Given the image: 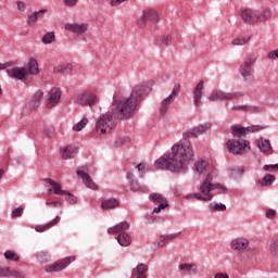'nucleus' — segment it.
Segmentation results:
<instances>
[{
  "label": "nucleus",
  "mask_w": 278,
  "mask_h": 278,
  "mask_svg": "<svg viewBox=\"0 0 278 278\" xmlns=\"http://www.w3.org/2000/svg\"><path fill=\"white\" fill-rule=\"evenodd\" d=\"M194 157L192 143L188 139H182L172 147V153L164 154L154 162L155 168L169 170L170 173H186L188 164Z\"/></svg>",
  "instance_id": "obj_1"
},
{
  "label": "nucleus",
  "mask_w": 278,
  "mask_h": 278,
  "mask_svg": "<svg viewBox=\"0 0 278 278\" xmlns=\"http://www.w3.org/2000/svg\"><path fill=\"white\" fill-rule=\"evenodd\" d=\"M265 129L264 126L252 125L249 127H242L240 125L231 126V134L235 139H230L226 142L229 153L233 155H244L248 151H251V142L245 138L247 134H255Z\"/></svg>",
  "instance_id": "obj_2"
},
{
  "label": "nucleus",
  "mask_w": 278,
  "mask_h": 278,
  "mask_svg": "<svg viewBox=\"0 0 278 278\" xmlns=\"http://www.w3.org/2000/svg\"><path fill=\"white\" fill-rule=\"evenodd\" d=\"M117 118L121 121H128V118H134L136 110H138V104L131 100L130 96L128 98L121 99L116 104Z\"/></svg>",
  "instance_id": "obj_3"
},
{
  "label": "nucleus",
  "mask_w": 278,
  "mask_h": 278,
  "mask_svg": "<svg viewBox=\"0 0 278 278\" xmlns=\"http://www.w3.org/2000/svg\"><path fill=\"white\" fill-rule=\"evenodd\" d=\"M213 176L208 174L204 180V182L200 186V198L202 201H212L214 199L213 190H218V194H223V192H227V188L220 184H212Z\"/></svg>",
  "instance_id": "obj_4"
},
{
  "label": "nucleus",
  "mask_w": 278,
  "mask_h": 278,
  "mask_svg": "<svg viewBox=\"0 0 278 278\" xmlns=\"http://www.w3.org/2000/svg\"><path fill=\"white\" fill-rule=\"evenodd\" d=\"M116 127V116L113 112L102 114L96 122V131L101 136L110 134Z\"/></svg>",
  "instance_id": "obj_5"
},
{
  "label": "nucleus",
  "mask_w": 278,
  "mask_h": 278,
  "mask_svg": "<svg viewBox=\"0 0 278 278\" xmlns=\"http://www.w3.org/2000/svg\"><path fill=\"white\" fill-rule=\"evenodd\" d=\"M149 92H151V87L147 84H139L132 88L130 98L137 105H140L149 97Z\"/></svg>",
  "instance_id": "obj_6"
},
{
  "label": "nucleus",
  "mask_w": 278,
  "mask_h": 278,
  "mask_svg": "<svg viewBox=\"0 0 278 278\" xmlns=\"http://www.w3.org/2000/svg\"><path fill=\"white\" fill-rule=\"evenodd\" d=\"M244 94L242 92H225L222 90H215L208 96V101H236V99H242Z\"/></svg>",
  "instance_id": "obj_7"
},
{
  "label": "nucleus",
  "mask_w": 278,
  "mask_h": 278,
  "mask_svg": "<svg viewBox=\"0 0 278 278\" xmlns=\"http://www.w3.org/2000/svg\"><path fill=\"white\" fill-rule=\"evenodd\" d=\"M99 101V98L94 93V91L85 90L83 93H80L78 97L75 98V103L78 105L86 106H92Z\"/></svg>",
  "instance_id": "obj_8"
},
{
  "label": "nucleus",
  "mask_w": 278,
  "mask_h": 278,
  "mask_svg": "<svg viewBox=\"0 0 278 278\" xmlns=\"http://www.w3.org/2000/svg\"><path fill=\"white\" fill-rule=\"evenodd\" d=\"M178 94H179V85H175L169 96L161 101L159 106L160 114H166V112H168V108L173 105Z\"/></svg>",
  "instance_id": "obj_9"
},
{
  "label": "nucleus",
  "mask_w": 278,
  "mask_h": 278,
  "mask_svg": "<svg viewBox=\"0 0 278 278\" xmlns=\"http://www.w3.org/2000/svg\"><path fill=\"white\" fill-rule=\"evenodd\" d=\"M72 262H75V256H67L60 262L46 266V273H60L71 265Z\"/></svg>",
  "instance_id": "obj_10"
},
{
  "label": "nucleus",
  "mask_w": 278,
  "mask_h": 278,
  "mask_svg": "<svg viewBox=\"0 0 278 278\" xmlns=\"http://www.w3.org/2000/svg\"><path fill=\"white\" fill-rule=\"evenodd\" d=\"M77 175L83 179V182L85 184V186H87V188H90V190H99V187L97 186L94 180H92V177H90V175L88 174V167H81L80 169H78Z\"/></svg>",
  "instance_id": "obj_11"
},
{
  "label": "nucleus",
  "mask_w": 278,
  "mask_h": 278,
  "mask_svg": "<svg viewBox=\"0 0 278 278\" xmlns=\"http://www.w3.org/2000/svg\"><path fill=\"white\" fill-rule=\"evenodd\" d=\"M7 74L12 79L23 80L25 79V77H27V67L14 66V63H13L11 67L7 68Z\"/></svg>",
  "instance_id": "obj_12"
},
{
  "label": "nucleus",
  "mask_w": 278,
  "mask_h": 278,
  "mask_svg": "<svg viewBox=\"0 0 278 278\" xmlns=\"http://www.w3.org/2000/svg\"><path fill=\"white\" fill-rule=\"evenodd\" d=\"M210 129H212V124L210 123L197 126L187 132V138H199L202 134H207Z\"/></svg>",
  "instance_id": "obj_13"
},
{
  "label": "nucleus",
  "mask_w": 278,
  "mask_h": 278,
  "mask_svg": "<svg viewBox=\"0 0 278 278\" xmlns=\"http://www.w3.org/2000/svg\"><path fill=\"white\" fill-rule=\"evenodd\" d=\"M240 16L243 23H247L248 25H254V23H257L256 10L244 9L241 11Z\"/></svg>",
  "instance_id": "obj_14"
},
{
  "label": "nucleus",
  "mask_w": 278,
  "mask_h": 278,
  "mask_svg": "<svg viewBox=\"0 0 278 278\" xmlns=\"http://www.w3.org/2000/svg\"><path fill=\"white\" fill-rule=\"evenodd\" d=\"M60 99H62V91L59 88H52L48 93V108H55L58 103H60Z\"/></svg>",
  "instance_id": "obj_15"
},
{
  "label": "nucleus",
  "mask_w": 278,
  "mask_h": 278,
  "mask_svg": "<svg viewBox=\"0 0 278 278\" xmlns=\"http://www.w3.org/2000/svg\"><path fill=\"white\" fill-rule=\"evenodd\" d=\"M88 23H74V24H66L65 29L67 31H72V34H77V36H81V34H86L88 31Z\"/></svg>",
  "instance_id": "obj_16"
},
{
  "label": "nucleus",
  "mask_w": 278,
  "mask_h": 278,
  "mask_svg": "<svg viewBox=\"0 0 278 278\" xmlns=\"http://www.w3.org/2000/svg\"><path fill=\"white\" fill-rule=\"evenodd\" d=\"M45 181L51 186L49 189L50 194H56L58 197H64L66 194V190H62V185H60V182L51 178H46Z\"/></svg>",
  "instance_id": "obj_17"
},
{
  "label": "nucleus",
  "mask_w": 278,
  "mask_h": 278,
  "mask_svg": "<svg viewBox=\"0 0 278 278\" xmlns=\"http://www.w3.org/2000/svg\"><path fill=\"white\" fill-rule=\"evenodd\" d=\"M230 244L231 249H233L235 251H244L249 249V239L244 237H239L237 239H233Z\"/></svg>",
  "instance_id": "obj_18"
},
{
  "label": "nucleus",
  "mask_w": 278,
  "mask_h": 278,
  "mask_svg": "<svg viewBox=\"0 0 278 278\" xmlns=\"http://www.w3.org/2000/svg\"><path fill=\"white\" fill-rule=\"evenodd\" d=\"M203 97V80L199 81L193 90V103L195 108H201Z\"/></svg>",
  "instance_id": "obj_19"
},
{
  "label": "nucleus",
  "mask_w": 278,
  "mask_h": 278,
  "mask_svg": "<svg viewBox=\"0 0 278 278\" xmlns=\"http://www.w3.org/2000/svg\"><path fill=\"white\" fill-rule=\"evenodd\" d=\"M154 42L156 47H160V49H166L167 47H170V45H173V36L161 35L155 38Z\"/></svg>",
  "instance_id": "obj_20"
},
{
  "label": "nucleus",
  "mask_w": 278,
  "mask_h": 278,
  "mask_svg": "<svg viewBox=\"0 0 278 278\" xmlns=\"http://www.w3.org/2000/svg\"><path fill=\"white\" fill-rule=\"evenodd\" d=\"M43 14H47V9H41L39 11H35L28 15L27 25L28 27H36L38 23V18H41Z\"/></svg>",
  "instance_id": "obj_21"
},
{
  "label": "nucleus",
  "mask_w": 278,
  "mask_h": 278,
  "mask_svg": "<svg viewBox=\"0 0 278 278\" xmlns=\"http://www.w3.org/2000/svg\"><path fill=\"white\" fill-rule=\"evenodd\" d=\"M273 18V11L270 9L256 10V23H266Z\"/></svg>",
  "instance_id": "obj_22"
},
{
  "label": "nucleus",
  "mask_w": 278,
  "mask_h": 278,
  "mask_svg": "<svg viewBox=\"0 0 278 278\" xmlns=\"http://www.w3.org/2000/svg\"><path fill=\"white\" fill-rule=\"evenodd\" d=\"M257 147L262 153L270 155L273 153V146H270V141L268 139L261 138L257 142Z\"/></svg>",
  "instance_id": "obj_23"
},
{
  "label": "nucleus",
  "mask_w": 278,
  "mask_h": 278,
  "mask_svg": "<svg viewBox=\"0 0 278 278\" xmlns=\"http://www.w3.org/2000/svg\"><path fill=\"white\" fill-rule=\"evenodd\" d=\"M60 220H62V218L60 216H56L46 225L36 226L35 231H38L39 233H42L43 231H48V229H51V227H55V225H58Z\"/></svg>",
  "instance_id": "obj_24"
},
{
  "label": "nucleus",
  "mask_w": 278,
  "mask_h": 278,
  "mask_svg": "<svg viewBox=\"0 0 278 278\" xmlns=\"http://www.w3.org/2000/svg\"><path fill=\"white\" fill-rule=\"evenodd\" d=\"M240 74L243 77L244 81H253V72L252 67H249L247 65H243V63L240 65Z\"/></svg>",
  "instance_id": "obj_25"
},
{
  "label": "nucleus",
  "mask_w": 278,
  "mask_h": 278,
  "mask_svg": "<svg viewBox=\"0 0 278 278\" xmlns=\"http://www.w3.org/2000/svg\"><path fill=\"white\" fill-rule=\"evenodd\" d=\"M129 229V223L122 222L111 228L108 229V233H121L123 231H127Z\"/></svg>",
  "instance_id": "obj_26"
},
{
  "label": "nucleus",
  "mask_w": 278,
  "mask_h": 278,
  "mask_svg": "<svg viewBox=\"0 0 278 278\" xmlns=\"http://www.w3.org/2000/svg\"><path fill=\"white\" fill-rule=\"evenodd\" d=\"M127 179L130 184V190H132V192H142V187H140V184H138V180L134 178V173L128 172Z\"/></svg>",
  "instance_id": "obj_27"
},
{
  "label": "nucleus",
  "mask_w": 278,
  "mask_h": 278,
  "mask_svg": "<svg viewBox=\"0 0 278 278\" xmlns=\"http://www.w3.org/2000/svg\"><path fill=\"white\" fill-rule=\"evenodd\" d=\"M77 155V148L73 146H67L63 149L62 157L63 160H73Z\"/></svg>",
  "instance_id": "obj_28"
},
{
  "label": "nucleus",
  "mask_w": 278,
  "mask_h": 278,
  "mask_svg": "<svg viewBox=\"0 0 278 278\" xmlns=\"http://www.w3.org/2000/svg\"><path fill=\"white\" fill-rule=\"evenodd\" d=\"M149 270V267L144 264L137 265L136 269L132 271V275L136 278H147V271Z\"/></svg>",
  "instance_id": "obj_29"
},
{
  "label": "nucleus",
  "mask_w": 278,
  "mask_h": 278,
  "mask_svg": "<svg viewBox=\"0 0 278 278\" xmlns=\"http://www.w3.org/2000/svg\"><path fill=\"white\" fill-rule=\"evenodd\" d=\"M27 75H38L40 70L38 68V61L36 59H30L27 63Z\"/></svg>",
  "instance_id": "obj_30"
},
{
  "label": "nucleus",
  "mask_w": 278,
  "mask_h": 278,
  "mask_svg": "<svg viewBox=\"0 0 278 278\" xmlns=\"http://www.w3.org/2000/svg\"><path fill=\"white\" fill-rule=\"evenodd\" d=\"M102 210H114V207H118V200L111 198L102 201L101 203Z\"/></svg>",
  "instance_id": "obj_31"
},
{
  "label": "nucleus",
  "mask_w": 278,
  "mask_h": 278,
  "mask_svg": "<svg viewBox=\"0 0 278 278\" xmlns=\"http://www.w3.org/2000/svg\"><path fill=\"white\" fill-rule=\"evenodd\" d=\"M143 12L146 13L148 21H150L151 23H157V21H160V14L157 13V11L153 9H147Z\"/></svg>",
  "instance_id": "obj_32"
},
{
  "label": "nucleus",
  "mask_w": 278,
  "mask_h": 278,
  "mask_svg": "<svg viewBox=\"0 0 278 278\" xmlns=\"http://www.w3.org/2000/svg\"><path fill=\"white\" fill-rule=\"evenodd\" d=\"M117 241L121 247H129L131 244V237L126 232H122L118 235Z\"/></svg>",
  "instance_id": "obj_33"
},
{
  "label": "nucleus",
  "mask_w": 278,
  "mask_h": 278,
  "mask_svg": "<svg viewBox=\"0 0 278 278\" xmlns=\"http://www.w3.org/2000/svg\"><path fill=\"white\" fill-rule=\"evenodd\" d=\"M54 73H63L64 75L73 73V65L72 64L58 65L54 67Z\"/></svg>",
  "instance_id": "obj_34"
},
{
  "label": "nucleus",
  "mask_w": 278,
  "mask_h": 278,
  "mask_svg": "<svg viewBox=\"0 0 278 278\" xmlns=\"http://www.w3.org/2000/svg\"><path fill=\"white\" fill-rule=\"evenodd\" d=\"M257 62V54L255 53H250L244 62L242 63L244 66H248L250 68H253V65Z\"/></svg>",
  "instance_id": "obj_35"
},
{
  "label": "nucleus",
  "mask_w": 278,
  "mask_h": 278,
  "mask_svg": "<svg viewBox=\"0 0 278 278\" xmlns=\"http://www.w3.org/2000/svg\"><path fill=\"white\" fill-rule=\"evenodd\" d=\"M195 170L197 173H203V170H205V168H207V161L203 160V159H199L195 163Z\"/></svg>",
  "instance_id": "obj_36"
},
{
  "label": "nucleus",
  "mask_w": 278,
  "mask_h": 278,
  "mask_svg": "<svg viewBox=\"0 0 278 278\" xmlns=\"http://www.w3.org/2000/svg\"><path fill=\"white\" fill-rule=\"evenodd\" d=\"M42 97H43V93L42 91H37L33 99H31V103H30V108L33 110H35L36 105H38L40 103V101H42Z\"/></svg>",
  "instance_id": "obj_37"
},
{
  "label": "nucleus",
  "mask_w": 278,
  "mask_h": 278,
  "mask_svg": "<svg viewBox=\"0 0 278 278\" xmlns=\"http://www.w3.org/2000/svg\"><path fill=\"white\" fill-rule=\"evenodd\" d=\"M7 277L25 278V274L21 270L10 269V267H8Z\"/></svg>",
  "instance_id": "obj_38"
},
{
  "label": "nucleus",
  "mask_w": 278,
  "mask_h": 278,
  "mask_svg": "<svg viewBox=\"0 0 278 278\" xmlns=\"http://www.w3.org/2000/svg\"><path fill=\"white\" fill-rule=\"evenodd\" d=\"M249 40H251V36L239 37L237 39H233L231 41V45H233L235 47H240L242 45H247V42H249Z\"/></svg>",
  "instance_id": "obj_39"
},
{
  "label": "nucleus",
  "mask_w": 278,
  "mask_h": 278,
  "mask_svg": "<svg viewBox=\"0 0 278 278\" xmlns=\"http://www.w3.org/2000/svg\"><path fill=\"white\" fill-rule=\"evenodd\" d=\"M274 181H275V176L270 174H266L263 180H260L258 184H261V186H271Z\"/></svg>",
  "instance_id": "obj_40"
},
{
  "label": "nucleus",
  "mask_w": 278,
  "mask_h": 278,
  "mask_svg": "<svg viewBox=\"0 0 278 278\" xmlns=\"http://www.w3.org/2000/svg\"><path fill=\"white\" fill-rule=\"evenodd\" d=\"M54 41H55V33L54 31L47 33L42 37L43 45H51V42H54Z\"/></svg>",
  "instance_id": "obj_41"
},
{
  "label": "nucleus",
  "mask_w": 278,
  "mask_h": 278,
  "mask_svg": "<svg viewBox=\"0 0 278 278\" xmlns=\"http://www.w3.org/2000/svg\"><path fill=\"white\" fill-rule=\"evenodd\" d=\"M208 207L211 212H225L227 210V206L223 203H211Z\"/></svg>",
  "instance_id": "obj_42"
},
{
  "label": "nucleus",
  "mask_w": 278,
  "mask_h": 278,
  "mask_svg": "<svg viewBox=\"0 0 278 278\" xmlns=\"http://www.w3.org/2000/svg\"><path fill=\"white\" fill-rule=\"evenodd\" d=\"M148 22L149 20L147 18V13L143 11L142 15L137 20V27H139V29H144Z\"/></svg>",
  "instance_id": "obj_43"
},
{
  "label": "nucleus",
  "mask_w": 278,
  "mask_h": 278,
  "mask_svg": "<svg viewBox=\"0 0 278 278\" xmlns=\"http://www.w3.org/2000/svg\"><path fill=\"white\" fill-rule=\"evenodd\" d=\"M5 260H9L10 262H18L20 257L18 254L14 251H7L4 252Z\"/></svg>",
  "instance_id": "obj_44"
},
{
  "label": "nucleus",
  "mask_w": 278,
  "mask_h": 278,
  "mask_svg": "<svg viewBox=\"0 0 278 278\" xmlns=\"http://www.w3.org/2000/svg\"><path fill=\"white\" fill-rule=\"evenodd\" d=\"M88 125V118L84 117L80 122H78L77 124H75L73 126V130L74 131H81V129H84V127Z\"/></svg>",
  "instance_id": "obj_45"
},
{
  "label": "nucleus",
  "mask_w": 278,
  "mask_h": 278,
  "mask_svg": "<svg viewBox=\"0 0 278 278\" xmlns=\"http://www.w3.org/2000/svg\"><path fill=\"white\" fill-rule=\"evenodd\" d=\"M150 200L153 203H162V202L166 201V198H164V195H162L160 193H152V194H150Z\"/></svg>",
  "instance_id": "obj_46"
},
{
  "label": "nucleus",
  "mask_w": 278,
  "mask_h": 278,
  "mask_svg": "<svg viewBox=\"0 0 278 278\" xmlns=\"http://www.w3.org/2000/svg\"><path fill=\"white\" fill-rule=\"evenodd\" d=\"M179 236V232L177 233H170L167 235L166 237H162L161 242H159V247H164L165 242H168V240H175Z\"/></svg>",
  "instance_id": "obj_47"
},
{
  "label": "nucleus",
  "mask_w": 278,
  "mask_h": 278,
  "mask_svg": "<svg viewBox=\"0 0 278 278\" xmlns=\"http://www.w3.org/2000/svg\"><path fill=\"white\" fill-rule=\"evenodd\" d=\"M64 195H65V201H67L70 205H75V203H77V198L73 195V193L66 191Z\"/></svg>",
  "instance_id": "obj_48"
},
{
  "label": "nucleus",
  "mask_w": 278,
  "mask_h": 278,
  "mask_svg": "<svg viewBox=\"0 0 278 278\" xmlns=\"http://www.w3.org/2000/svg\"><path fill=\"white\" fill-rule=\"evenodd\" d=\"M232 110L236 112L238 110H242L243 112H253L255 110V106H249V105H236L232 108Z\"/></svg>",
  "instance_id": "obj_49"
},
{
  "label": "nucleus",
  "mask_w": 278,
  "mask_h": 278,
  "mask_svg": "<svg viewBox=\"0 0 278 278\" xmlns=\"http://www.w3.org/2000/svg\"><path fill=\"white\" fill-rule=\"evenodd\" d=\"M12 218H18L21 216H23V207H17L15 210L12 211L11 213Z\"/></svg>",
  "instance_id": "obj_50"
},
{
  "label": "nucleus",
  "mask_w": 278,
  "mask_h": 278,
  "mask_svg": "<svg viewBox=\"0 0 278 278\" xmlns=\"http://www.w3.org/2000/svg\"><path fill=\"white\" fill-rule=\"evenodd\" d=\"M193 267L194 265L182 264L179 266V269L182 270V273H190V270H192Z\"/></svg>",
  "instance_id": "obj_51"
},
{
  "label": "nucleus",
  "mask_w": 278,
  "mask_h": 278,
  "mask_svg": "<svg viewBox=\"0 0 278 278\" xmlns=\"http://www.w3.org/2000/svg\"><path fill=\"white\" fill-rule=\"evenodd\" d=\"M185 199H197V201H202L200 193H189L185 195Z\"/></svg>",
  "instance_id": "obj_52"
},
{
  "label": "nucleus",
  "mask_w": 278,
  "mask_h": 278,
  "mask_svg": "<svg viewBox=\"0 0 278 278\" xmlns=\"http://www.w3.org/2000/svg\"><path fill=\"white\" fill-rule=\"evenodd\" d=\"M266 216L269 218V220H273L275 219V216H277V211L270 208L266 212Z\"/></svg>",
  "instance_id": "obj_53"
},
{
  "label": "nucleus",
  "mask_w": 278,
  "mask_h": 278,
  "mask_svg": "<svg viewBox=\"0 0 278 278\" xmlns=\"http://www.w3.org/2000/svg\"><path fill=\"white\" fill-rule=\"evenodd\" d=\"M11 66H14V62L0 63V71H8Z\"/></svg>",
  "instance_id": "obj_54"
},
{
  "label": "nucleus",
  "mask_w": 278,
  "mask_h": 278,
  "mask_svg": "<svg viewBox=\"0 0 278 278\" xmlns=\"http://www.w3.org/2000/svg\"><path fill=\"white\" fill-rule=\"evenodd\" d=\"M130 139L129 138H125V139H119L116 141V146L117 147H125V144H129Z\"/></svg>",
  "instance_id": "obj_55"
},
{
  "label": "nucleus",
  "mask_w": 278,
  "mask_h": 278,
  "mask_svg": "<svg viewBox=\"0 0 278 278\" xmlns=\"http://www.w3.org/2000/svg\"><path fill=\"white\" fill-rule=\"evenodd\" d=\"M127 0H111L110 5L111 8H118L122 3H125Z\"/></svg>",
  "instance_id": "obj_56"
},
{
  "label": "nucleus",
  "mask_w": 278,
  "mask_h": 278,
  "mask_svg": "<svg viewBox=\"0 0 278 278\" xmlns=\"http://www.w3.org/2000/svg\"><path fill=\"white\" fill-rule=\"evenodd\" d=\"M46 205H48L49 207H62V202L59 201H53V202H46Z\"/></svg>",
  "instance_id": "obj_57"
},
{
  "label": "nucleus",
  "mask_w": 278,
  "mask_h": 278,
  "mask_svg": "<svg viewBox=\"0 0 278 278\" xmlns=\"http://www.w3.org/2000/svg\"><path fill=\"white\" fill-rule=\"evenodd\" d=\"M63 2L67 8H75V5H77V0H63Z\"/></svg>",
  "instance_id": "obj_58"
},
{
  "label": "nucleus",
  "mask_w": 278,
  "mask_h": 278,
  "mask_svg": "<svg viewBox=\"0 0 278 278\" xmlns=\"http://www.w3.org/2000/svg\"><path fill=\"white\" fill-rule=\"evenodd\" d=\"M264 170H267V172L278 170V164H276V165H265Z\"/></svg>",
  "instance_id": "obj_59"
},
{
  "label": "nucleus",
  "mask_w": 278,
  "mask_h": 278,
  "mask_svg": "<svg viewBox=\"0 0 278 278\" xmlns=\"http://www.w3.org/2000/svg\"><path fill=\"white\" fill-rule=\"evenodd\" d=\"M17 10H20V12H25V2L17 1Z\"/></svg>",
  "instance_id": "obj_60"
},
{
  "label": "nucleus",
  "mask_w": 278,
  "mask_h": 278,
  "mask_svg": "<svg viewBox=\"0 0 278 278\" xmlns=\"http://www.w3.org/2000/svg\"><path fill=\"white\" fill-rule=\"evenodd\" d=\"M168 205V201L159 202L160 210H166V206Z\"/></svg>",
  "instance_id": "obj_61"
},
{
  "label": "nucleus",
  "mask_w": 278,
  "mask_h": 278,
  "mask_svg": "<svg viewBox=\"0 0 278 278\" xmlns=\"http://www.w3.org/2000/svg\"><path fill=\"white\" fill-rule=\"evenodd\" d=\"M214 278H229V275L225 273H217L215 274Z\"/></svg>",
  "instance_id": "obj_62"
},
{
  "label": "nucleus",
  "mask_w": 278,
  "mask_h": 278,
  "mask_svg": "<svg viewBox=\"0 0 278 278\" xmlns=\"http://www.w3.org/2000/svg\"><path fill=\"white\" fill-rule=\"evenodd\" d=\"M7 275H8V267L7 268L0 267V277H7Z\"/></svg>",
  "instance_id": "obj_63"
},
{
  "label": "nucleus",
  "mask_w": 278,
  "mask_h": 278,
  "mask_svg": "<svg viewBox=\"0 0 278 278\" xmlns=\"http://www.w3.org/2000/svg\"><path fill=\"white\" fill-rule=\"evenodd\" d=\"M137 168H138L139 173L144 170V163L137 165Z\"/></svg>",
  "instance_id": "obj_64"
}]
</instances>
